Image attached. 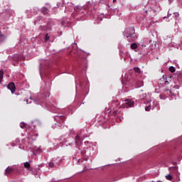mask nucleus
I'll use <instances>...</instances> for the list:
<instances>
[{
	"label": "nucleus",
	"instance_id": "nucleus-1",
	"mask_svg": "<svg viewBox=\"0 0 182 182\" xmlns=\"http://www.w3.org/2000/svg\"><path fill=\"white\" fill-rule=\"evenodd\" d=\"M82 132H79L76 136L74 137L73 136H70L66 141H65V146L72 147L73 149H76L78 147L79 150H80V144H82Z\"/></svg>",
	"mask_w": 182,
	"mask_h": 182
},
{
	"label": "nucleus",
	"instance_id": "nucleus-2",
	"mask_svg": "<svg viewBox=\"0 0 182 182\" xmlns=\"http://www.w3.org/2000/svg\"><path fill=\"white\" fill-rule=\"evenodd\" d=\"M89 86V84H87V81H86V78L83 77H78L77 78H75V87L77 89V87H80L82 90H85L87 87Z\"/></svg>",
	"mask_w": 182,
	"mask_h": 182
},
{
	"label": "nucleus",
	"instance_id": "nucleus-3",
	"mask_svg": "<svg viewBox=\"0 0 182 182\" xmlns=\"http://www.w3.org/2000/svg\"><path fill=\"white\" fill-rule=\"evenodd\" d=\"M123 33L124 36L127 38L129 42H130V38H136V31L134 30V27L126 28Z\"/></svg>",
	"mask_w": 182,
	"mask_h": 182
},
{
	"label": "nucleus",
	"instance_id": "nucleus-4",
	"mask_svg": "<svg viewBox=\"0 0 182 182\" xmlns=\"http://www.w3.org/2000/svg\"><path fill=\"white\" fill-rule=\"evenodd\" d=\"M53 119L56 122V123L55 124V125H53L52 127L55 129L56 126H58V127L62 129V127L63 126L62 123L65 122V119H66V117L64 115H55L53 117Z\"/></svg>",
	"mask_w": 182,
	"mask_h": 182
},
{
	"label": "nucleus",
	"instance_id": "nucleus-5",
	"mask_svg": "<svg viewBox=\"0 0 182 182\" xmlns=\"http://www.w3.org/2000/svg\"><path fill=\"white\" fill-rule=\"evenodd\" d=\"M23 168V167L21 166H8L4 171V176H11L14 171H21Z\"/></svg>",
	"mask_w": 182,
	"mask_h": 182
},
{
	"label": "nucleus",
	"instance_id": "nucleus-6",
	"mask_svg": "<svg viewBox=\"0 0 182 182\" xmlns=\"http://www.w3.org/2000/svg\"><path fill=\"white\" fill-rule=\"evenodd\" d=\"M15 14V11L8 9H6L1 14H0V18H3L5 21H8L11 16H14Z\"/></svg>",
	"mask_w": 182,
	"mask_h": 182
},
{
	"label": "nucleus",
	"instance_id": "nucleus-7",
	"mask_svg": "<svg viewBox=\"0 0 182 182\" xmlns=\"http://www.w3.org/2000/svg\"><path fill=\"white\" fill-rule=\"evenodd\" d=\"M49 96H50V88L49 87L42 88L40 92V97L41 99H47Z\"/></svg>",
	"mask_w": 182,
	"mask_h": 182
},
{
	"label": "nucleus",
	"instance_id": "nucleus-8",
	"mask_svg": "<svg viewBox=\"0 0 182 182\" xmlns=\"http://www.w3.org/2000/svg\"><path fill=\"white\" fill-rule=\"evenodd\" d=\"M64 6H65V12L68 11H72L73 9H74L75 11H77V9H82V7H80V6H77L75 7L73 6V4L71 2H68L65 5H64Z\"/></svg>",
	"mask_w": 182,
	"mask_h": 182
},
{
	"label": "nucleus",
	"instance_id": "nucleus-9",
	"mask_svg": "<svg viewBox=\"0 0 182 182\" xmlns=\"http://www.w3.org/2000/svg\"><path fill=\"white\" fill-rule=\"evenodd\" d=\"M73 164H82L84 167L88 164L87 163H85L82 159L73 157Z\"/></svg>",
	"mask_w": 182,
	"mask_h": 182
},
{
	"label": "nucleus",
	"instance_id": "nucleus-10",
	"mask_svg": "<svg viewBox=\"0 0 182 182\" xmlns=\"http://www.w3.org/2000/svg\"><path fill=\"white\" fill-rule=\"evenodd\" d=\"M38 134L35 133L33 134H31L30 135H28L27 136V138L25 139L28 141V143H29V144H32V141H35V140H36V138L38 137Z\"/></svg>",
	"mask_w": 182,
	"mask_h": 182
},
{
	"label": "nucleus",
	"instance_id": "nucleus-11",
	"mask_svg": "<svg viewBox=\"0 0 182 182\" xmlns=\"http://www.w3.org/2000/svg\"><path fill=\"white\" fill-rule=\"evenodd\" d=\"M124 105L127 108L133 107L134 106V101L133 100L126 99L124 100Z\"/></svg>",
	"mask_w": 182,
	"mask_h": 182
},
{
	"label": "nucleus",
	"instance_id": "nucleus-12",
	"mask_svg": "<svg viewBox=\"0 0 182 182\" xmlns=\"http://www.w3.org/2000/svg\"><path fill=\"white\" fill-rule=\"evenodd\" d=\"M80 154H81V159L83 160L84 163H86V161L89 160V158L86 156V150L83 149L80 151Z\"/></svg>",
	"mask_w": 182,
	"mask_h": 182
},
{
	"label": "nucleus",
	"instance_id": "nucleus-13",
	"mask_svg": "<svg viewBox=\"0 0 182 182\" xmlns=\"http://www.w3.org/2000/svg\"><path fill=\"white\" fill-rule=\"evenodd\" d=\"M46 107L50 110V112H52L53 113H58V108L54 106L52 104H48L46 105Z\"/></svg>",
	"mask_w": 182,
	"mask_h": 182
},
{
	"label": "nucleus",
	"instance_id": "nucleus-14",
	"mask_svg": "<svg viewBox=\"0 0 182 182\" xmlns=\"http://www.w3.org/2000/svg\"><path fill=\"white\" fill-rule=\"evenodd\" d=\"M39 124H41V122H39V120H34L33 122H31V124H29L28 127H30V129H32V127H33V129H35L36 127V126H39Z\"/></svg>",
	"mask_w": 182,
	"mask_h": 182
},
{
	"label": "nucleus",
	"instance_id": "nucleus-15",
	"mask_svg": "<svg viewBox=\"0 0 182 182\" xmlns=\"http://www.w3.org/2000/svg\"><path fill=\"white\" fill-rule=\"evenodd\" d=\"M8 89L11 90V93H15V90H16V87H15V84L14 82H10L8 85Z\"/></svg>",
	"mask_w": 182,
	"mask_h": 182
},
{
	"label": "nucleus",
	"instance_id": "nucleus-16",
	"mask_svg": "<svg viewBox=\"0 0 182 182\" xmlns=\"http://www.w3.org/2000/svg\"><path fill=\"white\" fill-rule=\"evenodd\" d=\"M53 161L57 165V167L62 164V159L60 157L53 158Z\"/></svg>",
	"mask_w": 182,
	"mask_h": 182
},
{
	"label": "nucleus",
	"instance_id": "nucleus-17",
	"mask_svg": "<svg viewBox=\"0 0 182 182\" xmlns=\"http://www.w3.org/2000/svg\"><path fill=\"white\" fill-rule=\"evenodd\" d=\"M178 171V166H170L168 168V171L170 173V174H173L174 171Z\"/></svg>",
	"mask_w": 182,
	"mask_h": 182
},
{
	"label": "nucleus",
	"instance_id": "nucleus-18",
	"mask_svg": "<svg viewBox=\"0 0 182 182\" xmlns=\"http://www.w3.org/2000/svg\"><path fill=\"white\" fill-rule=\"evenodd\" d=\"M113 116H114V117H119V120L120 122H122L123 120V117H120V111L119 110H114L112 112Z\"/></svg>",
	"mask_w": 182,
	"mask_h": 182
},
{
	"label": "nucleus",
	"instance_id": "nucleus-19",
	"mask_svg": "<svg viewBox=\"0 0 182 182\" xmlns=\"http://www.w3.org/2000/svg\"><path fill=\"white\" fill-rule=\"evenodd\" d=\"M26 14H27L28 18H32V16H33V15H36L32 9L30 10H26Z\"/></svg>",
	"mask_w": 182,
	"mask_h": 182
},
{
	"label": "nucleus",
	"instance_id": "nucleus-20",
	"mask_svg": "<svg viewBox=\"0 0 182 182\" xmlns=\"http://www.w3.org/2000/svg\"><path fill=\"white\" fill-rule=\"evenodd\" d=\"M12 58L13 60H14L15 62H18L20 59H21V56L19 54H14L13 55Z\"/></svg>",
	"mask_w": 182,
	"mask_h": 182
},
{
	"label": "nucleus",
	"instance_id": "nucleus-21",
	"mask_svg": "<svg viewBox=\"0 0 182 182\" xmlns=\"http://www.w3.org/2000/svg\"><path fill=\"white\" fill-rule=\"evenodd\" d=\"M4 41H6V36L2 33V31L0 30V42L2 43Z\"/></svg>",
	"mask_w": 182,
	"mask_h": 182
},
{
	"label": "nucleus",
	"instance_id": "nucleus-22",
	"mask_svg": "<svg viewBox=\"0 0 182 182\" xmlns=\"http://www.w3.org/2000/svg\"><path fill=\"white\" fill-rule=\"evenodd\" d=\"M49 167L51 168H54L55 167H58L53 159H51L50 161L48 163Z\"/></svg>",
	"mask_w": 182,
	"mask_h": 182
},
{
	"label": "nucleus",
	"instance_id": "nucleus-23",
	"mask_svg": "<svg viewBox=\"0 0 182 182\" xmlns=\"http://www.w3.org/2000/svg\"><path fill=\"white\" fill-rule=\"evenodd\" d=\"M41 11L43 15H48V14L49 13V9L46 6H43Z\"/></svg>",
	"mask_w": 182,
	"mask_h": 182
},
{
	"label": "nucleus",
	"instance_id": "nucleus-24",
	"mask_svg": "<svg viewBox=\"0 0 182 182\" xmlns=\"http://www.w3.org/2000/svg\"><path fill=\"white\" fill-rule=\"evenodd\" d=\"M39 29L40 31H50V28H49V26H41L39 27Z\"/></svg>",
	"mask_w": 182,
	"mask_h": 182
},
{
	"label": "nucleus",
	"instance_id": "nucleus-25",
	"mask_svg": "<svg viewBox=\"0 0 182 182\" xmlns=\"http://www.w3.org/2000/svg\"><path fill=\"white\" fill-rule=\"evenodd\" d=\"M149 43V38H144L143 40H141V45L142 46V48H146V44L144 43Z\"/></svg>",
	"mask_w": 182,
	"mask_h": 182
},
{
	"label": "nucleus",
	"instance_id": "nucleus-26",
	"mask_svg": "<svg viewBox=\"0 0 182 182\" xmlns=\"http://www.w3.org/2000/svg\"><path fill=\"white\" fill-rule=\"evenodd\" d=\"M21 141V140H19L18 138L16 139L15 141L11 142V145L12 146V147H15V146H18V144H19V142Z\"/></svg>",
	"mask_w": 182,
	"mask_h": 182
},
{
	"label": "nucleus",
	"instance_id": "nucleus-27",
	"mask_svg": "<svg viewBox=\"0 0 182 182\" xmlns=\"http://www.w3.org/2000/svg\"><path fill=\"white\" fill-rule=\"evenodd\" d=\"M142 86H144V85L143 84V81H138L136 82L135 87H141Z\"/></svg>",
	"mask_w": 182,
	"mask_h": 182
},
{
	"label": "nucleus",
	"instance_id": "nucleus-28",
	"mask_svg": "<svg viewBox=\"0 0 182 182\" xmlns=\"http://www.w3.org/2000/svg\"><path fill=\"white\" fill-rule=\"evenodd\" d=\"M9 28L6 27L3 28V33H5L6 35H10L11 32L8 31Z\"/></svg>",
	"mask_w": 182,
	"mask_h": 182
},
{
	"label": "nucleus",
	"instance_id": "nucleus-29",
	"mask_svg": "<svg viewBox=\"0 0 182 182\" xmlns=\"http://www.w3.org/2000/svg\"><path fill=\"white\" fill-rule=\"evenodd\" d=\"M137 48H139V45H137V43H134L132 44H131V49H137Z\"/></svg>",
	"mask_w": 182,
	"mask_h": 182
},
{
	"label": "nucleus",
	"instance_id": "nucleus-30",
	"mask_svg": "<svg viewBox=\"0 0 182 182\" xmlns=\"http://www.w3.org/2000/svg\"><path fill=\"white\" fill-rule=\"evenodd\" d=\"M24 167H25V168H27V170H29V168H31V163L30 162H25L24 163Z\"/></svg>",
	"mask_w": 182,
	"mask_h": 182
},
{
	"label": "nucleus",
	"instance_id": "nucleus-31",
	"mask_svg": "<svg viewBox=\"0 0 182 182\" xmlns=\"http://www.w3.org/2000/svg\"><path fill=\"white\" fill-rule=\"evenodd\" d=\"M2 79H4V72L0 70V85H2Z\"/></svg>",
	"mask_w": 182,
	"mask_h": 182
},
{
	"label": "nucleus",
	"instance_id": "nucleus-32",
	"mask_svg": "<svg viewBox=\"0 0 182 182\" xmlns=\"http://www.w3.org/2000/svg\"><path fill=\"white\" fill-rule=\"evenodd\" d=\"M154 109V106H151V105L147 106L146 107H145V110L146 112H150V109Z\"/></svg>",
	"mask_w": 182,
	"mask_h": 182
},
{
	"label": "nucleus",
	"instance_id": "nucleus-33",
	"mask_svg": "<svg viewBox=\"0 0 182 182\" xmlns=\"http://www.w3.org/2000/svg\"><path fill=\"white\" fill-rule=\"evenodd\" d=\"M171 174L172 173H169L165 176L166 180H169V181H171L173 180V176H171Z\"/></svg>",
	"mask_w": 182,
	"mask_h": 182
},
{
	"label": "nucleus",
	"instance_id": "nucleus-34",
	"mask_svg": "<svg viewBox=\"0 0 182 182\" xmlns=\"http://www.w3.org/2000/svg\"><path fill=\"white\" fill-rule=\"evenodd\" d=\"M114 15H117L118 16H120V15H122V13H119L118 9H114Z\"/></svg>",
	"mask_w": 182,
	"mask_h": 182
},
{
	"label": "nucleus",
	"instance_id": "nucleus-35",
	"mask_svg": "<svg viewBox=\"0 0 182 182\" xmlns=\"http://www.w3.org/2000/svg\"><path fill=\"white\" fill-rule=\"evenodd\" d=\"M33 9V12H34V14L36 15L39 12V8L34 7Z\"/></svg>",
	"mask_w": 182,
	"mask_h": 182
},
{
	"label": "nucleus",
	"instance_id": "nucleus-36",
	"mask_svg": "<svg viewBox=\"0 0 182 182\" xmlns=\"http://www.w3.org/2000/svg\"><path fill=\"white\" fill-rule=\"evenodd\" d=\"M150 12V14H156V10L154 9H149L148 11H146V14Z\"/></svg>",
	"mask_w": 182,
	"mask_h": 182
},
{
	"label": "nucleus",
	"instance_id": "nucleus-37",
	"mask_svg": "<svg viewBox=\"0 0 182 182\" xmlns=\"http://www.w3.org/2000/svg\"><path fill=\"white\" fill-rule=\"evenodd\" d=\"M60 6H61V8H63V6H65V3L58 2L57 7L60 8Z\"/></svg>",
	"mask_w": 182,
	"mask_h": 182
},
{
	"label": "nucleus",
	"instance_id": "nucleus-38",
	"mask_svg": "<svg viewBox=\"0 0 182 182\" xmlns=\"http://www.w3.org/2000/svg\"><path fill=\"white\" fill-rule=\"evenodd\" d=\"M169 71H171V73H174V72H176V68L173 66L169 67Z\"/></svg>",
	"mask_w": 182,
	"mask_h": 182
},
{
	"label": "nucleus",
	"instance_id": "nucleus-39",
	"mask_svg": "<svg viewBox=\"0 0 182 182\" xmlns=\"http://www.w3.org/2000/svg\"><path fill=\"white\" fill-rule=\"evenodd\" d=\"M49 39H50V35H49L48 33L46 34V36H45L46 42H48V41H49Z\"/></svg>",
	"mask_w": 182,
	"mask_h": 182
},
{
	"label": "nucleus",
	"instance_id": "nucleus-40",
	"mask_svg": "<svg viewBox=\"0 0 182 182\" xmlns=\"http://www.w3.org/2000/svg\"><path fill=\"white\" fill-rule=\"evenodd\" d=\"M146 97H147V94H146V93L142 94V95L140 96L141 100H143L146 99Z\"/></svg>",
	"mask_w": 182,
	"mask_h": 182
},
{
	"label": "nucleus",
	"instance_id": "nucleus-41",
	"mask_svg": "<svg viewBox=\"0 0 182 182\" xmlns=\"http://www.w3.org/2000/svg\"><path fill=\"white\" fill-rule=\"evenodd\" d=\"M179 16H180V14H178V12L173 13V18H175V19H177V18H178Z\"/></svg>",
	"mask_w": 182,
	"mask_h": 182
},
{
	"label": "nucleus",
	"instance_id": "nucleus-42",
	"mask_svg": "<svg viewBox=\"0 0 182 182\" xmlns=\"http://www.w3.org/2000/svg\"><path fill=\"white\" fill-rule=\"evenodd\" d=\"M117 179H114V180H109V178H105L103 180L104 182H112V181H116Z\"/></svg>",
	"mask_w": 182,
	"mask_h": 182
},
{
	"label": "nucleus",
	"instance_id": "nucleus-43",
	"mask_svg": "<svg viewBox=\"0 0 182 182\" xmlns=\"http://www.w3.org/2000/svg\"><path fill=\"white\" fill-rule=\"evenodd\" d=\"M134 72H136V73H140V68L136 67L134 68Z\"/></svg>",
	"mask_w": 182,
	"mask_h": 182
},
{
	"label": "nucleus",
	"instance_id": "nucleus-44",
	"mask_svg": "<svg viewBox=\"0 0 182 182\" xmlns=\"http://www.w3.org/2000/svg\"><path fill=\"white\" fill-rule=\"evenodd\" d=\"M26 126V124L23 123V122L21 123V124H20V127L21 129H23Z\"/></svg>",
	"mask_w": 182,
	"mask_h": 182
},
{
	"label": "nucleus",
	"instance_id": "nucleus-45",
	"mask_svg": "<svg viewBox=\"0 0 182 182\" xmlns=\"http://www.w3.org/2000/svg\"><path fill=\"white\" fill-rule=\"evenodd\" d=\"M42 66H43V64L41 63V64H40V67H39L41 76H42Z\"/></svg>",
	"mask_w": 182,
	"mask_h": 182
},
{
	"label": "nucleus",
	"instance_id": "nucleus-46",
	"mask_svg": "<svg viewBox=\"0 0 182 182\" xmlns=\"http://www.w3.org/2000/svg\"><path fill=\"white\" fill-rule=\"evenodd\" d=\"M66 23H65V21H61V26H63V28H65L66 27Z\"/></svg>",
	"mask_w": 182,
	"mask_h": 182
},
{
	"label": "nucleus",
	"instance_id": "nucleus-47",
	"mask_svg": "<svg viewBox=\"0 0 182 182\" xmlns=\"http://www.w3.org/2000/svg\"><path fill=\"white\" fill-rule=\"evenodd\" d=\"M160 99H161L162 100H164L166 99V97H163V95H160L159 96Z\"/></svg>",
	"mask_w": 182,
	"mask_h": 182
},
{
	"label": "nucleus",
	"instance_id": "nucleus-48",
	"mask_svg": "<svg viewBox=\"0 0 182 182\" xmlns=\"http://www.w3.org/2000/svg\"><path fill=\"white\" fill-rule=\"evenodd\" d=\"M171 16V14H170V11H168V18H170Z\"/></svg>",
	"mask_w": 182,
	"mask_h": 182
},
{
	"label": "nucleus",
	"instance_id": "nucleus-49",
	"mask_svg": "<svg viewBox=\"0 0 182 182\" xmlns=\"http://www.w3.org/2000/svg\"><path fill=\"white\" fill-rule=\"evenodd\" d=\"M70 136H72V134H75V132L73 131H71L70 133Z\"/></svg>",
	"mask_w": 182,
	"mask_h": 182
},
{
	"label": "nucleus",
	"instance_id": "nucleus-50",
	"mask_svg": "<svg viewBox=\"0 0 182 182\" xmlns=\"http://www.w3.org/2000/svg\"><path fill=\"white\" fill-rule=\"evenodd\" d=\"M164 84H165V85H168V81L165 80Z\"/></svg>",
	"mask_w": 182,
	"mask_h": 182
},
{
	"label": "nucleus",
	"instance_id": "nucleus-51",
	"mask_svg": "<svg viewBox=\"0 0 182 182\" xmlns=\"http://www.w3.org/2000/svg\"><path fill=\"white\" fill-rule=\"evenodd\" d=\"M110 112H112V110H111L110 109H107V112H108V113H110Z\"/></svg>",
	"mask_w": 182,
	"mask_h": 182
},
{
	"label": "nucleus",
	"instance_id": "nucleus-52",
	"mask_svg": "<svg viewBox=\"0 0 182 182\" xmlns=\"http://www.w3.org/2000/svg\"><path fill=\"white\" fill-rule=\"evenodd\" d=\"M38 19H39V21H41V19H42V17L39 16Z\"/></svg>",
	"mask_w": 182,
	"mask_h": 182
},
{
	"label": "nucleus",
	"instance_id": "nucleus-53",
	"mask_svg": "<svg viewBox=\"0 0 182 182\" xmlns=\"http://www.w3.org/2000/svg\"><path fill=\"white\" fill-rule=\"evenodd\" d=\"M170 93L171 94L172 96L174 95V93L171 92V91H170Z\"/></svg>",
	"mask_w": 182,
	"mask_h": 182
},
{
	"label": "nucleus",
	"instance_id": "nucleus-54",
	"mask_svg": "<svg viewBox=\"0 0 182 182\" xmlns=\"http://www.w3.org/2000/svg\"><path fill=\"white\" fill-rule=\"evenodd\" d=\"M169 3L171 4V0H168Z\"/></svg>",
	"mask_w": 182,
	"mask_h": 182
},
{
	"label": "nucleus",
	"instance_id": "nucleus-55",
	"mask_svg": "<svg viewBox=\"0 0 182 182\" xmlns=\"http://www.w3.org/2000/svg\"><path fill=\"white\" fill-rule=\"evenodd\" d=\"M70 112H71L70 109H68V113H70Z\"/></svg>",
	"mask_w": 182,
	"mask_h": 182
},
{
	"label": "nucleus",
	"instance_id": "nucleus-56",
	"mask_svg": "<svg viewBox=\"0 0 182 182\" xmlns=\"http://www.w3.org/2000/svg\"><path fill=\"white\" fill-rule=\"evenodd\" d=\"M117 0H113V2H116Z\"/></svg>",
	"mask_w": 182,
	"mask_h": 182
},
{
	"label": "nucleus",
	"instance_id": "nucleus-57",
	"mask_svg": "<svg viewBox=\"0 0 182 182\" xmlns=\"http://www.w3.org/2000/svg\"><path fill=\"white\" fill-rule=\"evenodd\" d=\"M172 164H173V165L176 164V162H173Z\"/></svg>",
	"mask_w": 182,
	"mask_h": 182
},
{
	"label": "nucleus",
	"instance_id": "nucleus-58",
	"mask_svg": "<svg viewBox=\"0 0 182 182\" xmlns=\"http://www.w3.org/2000/svg\"><path fill=\"white\" fill-rule=\"evenodd\" d=\"M60 35H62V31H60Z\"/></svg>",
	"mask_w": 182,
	"mask_h": 182
},
{
	"label": "nucleus",
	"instance_id": "nucleus-59",
	"mask_svg": "<svg viewBox=\"0 0 182 182\" xmlns=\"http://www.w3.org/2000/svg\"><path fill=\"white\" fill-rule=\"evenodd\" d=\"M82 171H86V169L82 170Z\"/></svg>",
	"mask_w": 182,
	"mask_h": 182
},
{
	"label": "nucleus",
	"instance_id": "nucleus-60",
	"mask_svg": "<svg viewBox=\"0 0 182 182\" xmlns=\"http://www.w3.org/2000/svg\"><path fill=\"white\" fill-rule=\"evenodd\" d=\"M157 182H163V181H158Z\"/></svg>",
	"mask_w": 182,
	"mask_h": 182
},
{
	"label": "nucleus",
	"instance_id": "nucleus-61",
	"mask_svg": "<svg viewBox=\"0 0 182 182\" xmlns=\"http://www.w3.org/2000/svg\"><path fill=\"white\" fill-rule=\"evenodd\" d=\"M26 102H27V104L29 103V102H28V100H26Z\"/></svg>",
	"mask_w": 182,
	"mask_h": 182
},
{
	"label": "nucleus",
	"instance_id": "nucleus-62",
	"mask_svg": "<svg viewBox=\"0 0 182 182\" xmlns=\"http://www.w3.org/2000/svg\"><path fill=\"white\" fill-rule=\"evenodd\" d=\"M19 149H22V147L19 146Z\"/></svg>",
	"mask_w": 182,
	"mask_h": 182
},
{
	"label": "nucleus",
	"instance_id": "nucleus-63",
	"mask_svg": "<svg viewBox=\"0 0 182 182\" xmlns=\"http://www.w3.org/2000/svg\"><path fill=\"white\" fill-rule=\"evenodd\" d=\"M151 182H154V181H152Z\"/></svg>",
	"mask_w": 182,
	"mask_h": 182
}]
</instances>
